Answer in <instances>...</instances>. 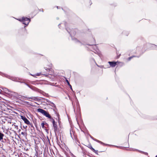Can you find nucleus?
I'll return each instance as SVG.
<instances>
[{"instance_id": "nucleus-27", "label": "nucleus", "mask_w": 157, "mask_h": 157, "mask_svg": "<svg viewBox=\"0 0 157 157\" xmlns=\"http://www.w3.org/2000/svg\"><path fill=\"white\" fill-rule=\"evenodd\" d=\"M144 154L146 155H147L148 154V153L147 152H144Z\"/></svg>"}, {"instance_id": "nucleus-25", "label": "nucleus", "mask_w": 157, "mask_h": 157, "mask_svg": "<svg viewBox=\"0 0 157 157\" xmlns=\"http://www.w3.org/2000/svg\"><path fill=\"white\" fill-rule=\"evenodd\" d=\"M132 150L133 151H139L138 150L136 149H132Z\"/></svg>"}, {"instance_id": "nucleus-10", "label": "nucleus", "mask_w": 157, "mask_h": 157, "mask_svg": "<svg viewBox=\"0 0 157 157\" xmlns=\"http://www.w3.org/2000/svg\"><path fill=\"white\" fill-rule=\"evenodd\" d=\"M45 69L46 70H49V71L50 74L51 75H53V74H54V71L52 69L49 68L48 69L47 68H45Z\"/></svg>"}, {"instance_id": "nucleus-1", "label": "nucleus", "mask_w": 157, "mask_h": 157, "mask_svg": "<svg viewBox=\"0 0 157 157\" xmlns=\"http://www.w3.org/2000/svg\"><path fill=\"white\" fill-rule=\"evenodd\" d=\"M66 29L70 34L72 40L76 43H78L80 44H81V42L78 40L74 37V36L75 35L76 32L77 31V29H72L71 30L69 29L66 28Z\"/></svg>"}, {"instance_id": "nucleus-15", "label": "nucleus", "mask_w": 157, "mask_h": 157, "mask_svg": "<svg viewBox=\"0 0 157 157\" xmlns=\"http://www.w3.org/2000/svg\"><path fill=\"white\" fill-rule=\"evenodd\" d=\"M31 98L33 100L35 101H37V97H33L32 98Z\"/></svg>"}, {"instance_id": "nucleus-31", "label": "nucleus", "mask_w": 157, "mask_h": 157, "mask_svg": "<svg viewBox=\"0 0 157 157\" xmlns=\"http://www.w3.org/2000/svg\"><path fill=\"white\" fill-rule=\"evenodd\" d=\"M66 22H65V26H66Z\"/></svg>"}, {"instance_id": "nucleus-12", "label": "nucleus", "mask_w": 157, "mask_h": 157, "mask_svg": "<svg viewBox=\"0 0 157 157\" xmlns=\"http://www.w3.org/2000/svg\"><path fill=\"white\" fill-rule=\"evenodd\" d=\"M4 136V134L1 132H0V140L2 141V140L3 139V137Z\"/></svg>"}, {"instance_id": "nucleus-18", "label": "nucleus", "mask_w": 157, "mask_h": 157, "mask_svg": "<svg viewBox=\"0 0 157 157\" xmlns=\"http://www.w3.org/2000/svg\"><path fill=\"white\" fill-rule=\"evenodd\" d=\"M41 127L42 128H44V123L43 122L41 124Z\"/></svg>"}, {"instance_id": "nucleus-26", "label": "nucleus", "mask_w": 157, "mask_h": 157, "mask_svg": "<svg viewBox=\"0 0 157 157\" xmlns=\"http://www.w3.org/2000/svg\"><path fill=\"white\" fill-rule=\"evenodd\" d=\"M26 103L27 104H28V105H29V102H26ZM30 105H32L30 104Z\"/></svg>"}, {"instance_id": "nucleus-21", "label": "nucleus", "mask_w": 157, "mask_h": 157, "mask_svg": "<svg viewBox=\"0 0 157 157\" xmlns=\"http://www.w3.org/2000/svg\"><path fill=\"white\" fill-rule=\"evenodd\" d=\"M89 148H90V149H91V150H92L93 151H94V148L92 147V146H90V147H89Z\"/></svg>"}, {"instance_id": "nucleus-34", "label": "nucleus", "mask_w": 157, "mask_h": 157, "mask_svg": "<svg viewBox=\"0 0 157 157\" xmlns=\"http://www.w3.org/2000/svg\"><path fill=\"white\" fill-rule=\"evenodd\" d=\"M155 157H157V155Z\"/></svg>"}, {"instance_id": "nucleus-5", "label": "nucleus", "mask_w": 157, "mask_h": 157, "mask_svg": "<svg viewBox=\"0 0 157 157\" xmlns=\"http://www.w3.org/2000/svg\"><path fill=\"white\" fill-rule=\"evenodd\" d=\"M21 118L24 121V122L28 125L30 124L29 121L25 116H21Z\"/></svg>"}, {"instance_id": "nucleus-4", "label": "nucleus", "mask_w": 157, "mask_h": 157, "mask_svg": "<svg viewBox=\"0 0 157 157\" xmlns=\"http://www.w3.org/2000/svg\"><path fill=\"white\" fill-rule=\"evenodd\" d=\"M3 75H4V76H5V77H6L7 78H9V77H10V76H8L7 75L4 74ZM10 79H11L13 81H16V82H19V80H21L19 78H15V77H11V78H10Z\"/></svg>"}, {"instance_id": "nucleus-7", "label": "nucleus", "mask_w": 157, "mask_h": 157, "mask_svg": "<svg viewBox=\"0 0 157 157\" xmlns=\"http://www.w3.org/2000/svg\"><path fill=\"white\" fill-rule=\"evenodd\" d=\"M2 89L6 93H8V92H9L11 93H13L14 94H17L16 93L14 92L11 91L10 90H9L6 88H2Z\"/></svg>"}, {"instance_id": "nucleus-24", "label": "nucleus", "mask_w": 157, "mask_h": 157, "mask_svg": "<svg viewBox=\"0 0 157 157\" xmlns=\"http://www.w3.org/2000/svg\"><path fill=\"white\" fill-rule=\"evenodd\" d=\"M30 75L33 76L34 77H36V75H33L31 74H30Z\"/></svg>"}, {"instance_id": "nucleus-9", "label": "nucleus", "mask_w": 157, "mask_h": 157, "mask_svg": "<svg viewBox=\"0 0 157 157\" xmlns=\"http://www.w3.org/2000/svg\"><path fill=\"white\" fill-rule=\"evenodd\" d=\"M108 63H109L110 66L112 67H115L117 64L116 63L114 62L109 61Z\"/></svg>"}, {"instance_id": "nucleus-33", "label": "nucleus", "mask_w": 157, "mask_h": 157, "mask_svg": "<svg viewBox=\"0 0 157 157\" xmlns=\"http://www.w3.org/2000/svg\"><path fill=\"white\" fill-rule=\"evenodd\" d=\"M57 8H58V6H57Z\"/></svg>"}, {"instance_id": "nucleus-20", "label": "nucleus", "mask_w": 157, "mask_h": 157, "mask_svg": "<svg viewBox=\"0 0 157 157\" xmlns=\"http://www.w3.org/2000/svg\"><path fill=\"white\" fill-rule=\"evenodd\" d=\"M21 133L22 135H23L24 136H25V135H26V133H25L24 132H22Z\"/></svg>"}, {"instance_id": "nucleus-30", "label": "nucleus", "mask_w": 157, "mask_h": 157, "mask_svg": "<svg viewBox=\"0 0 157 157\" xmlns=\"http://www.w3.org/2000/svg\"><path fill=\"white\" fill-rule=\"evenodd\" d=\"M2 90L0 89V93H1Z\"/></svg>"}, {"instance_id": "nucleus-16", "label": "nucleus", "mask_w": 157, "mask_h": 157, "mask_svg": "<svg viewBox=\"0 0 157 157\" xmlns=\"http://www.w3.org/2000/svg\"><path fill=\"white\" fill-rule=\"evenodd\" d=\"M24 83L26 84L27 86L29 88H30L31 89H33V90H34L33 88V86H30V85H29L27 84L26 83Z\"/></svg>"}, {"instance_id": "nucleus-17", "label": "nucleus", "mask_w": 157, "mask_h": 157, "mask_svg": "<svg viewBox=\"0 0 157 157\" xmlns=\"http://www.w3.org/2000/svg\"><path fill=\"white\" fill-rule=\"evenodd\" d=\"M136 57V56H132L130 57H129V58H128V60H131V59L133 57Z\"/></svg>"}, {"instance_id": "nucleus-6", "label": "nucleus", "mask_w": 157, "mask_h": 157, "mask_svg": "<svg viewBox=\"0 0 157 157\" xmlns=\"http://www.w3.org/2000/svg\"><path fill=\"white\" fill-rule=\"evenodd\" d=\"M93 49L95 50L96 52H94L95 53H97L98 56L100 57V56L101 55V53L100 52V51H99L98 49H97V47L96 45H94L93 47Z\"/></svg>"}, {"instance_id": "nucleus-28", "label": "nucleus", "mask_w": 157, "mask_h": 157, "mask_svg": "<svg viewBox=\"0 0 157 157\" xmlns=\"http://www.w3.org/2000/svg\"><path fill=\"white\" fill-rule=\"evenodd\" d=\"M90 137L91 138H92L93 140H94V139H95L93 137H92L91 136H90Z\"/></svg>"}, {"instance_id": "nucleus-14", "label": "nucleus", "mask_w": 157, "mask_h": 157, "mask_svg": "<svg viewBox=\"0 0 157 157\" xmlns=\"http://www.w3.org/2000/svg\"><path fill=\"white\" fill-rule=\"evenodd\" d=\"M66 81L67 82V83L68 85H69V86H70L71 90H72V88L71 86L70 85V83L68 81L67 79H66Z\"/></svg>"}, {"instance_id": "nucleus-19", "label": "nucleus", "mask_w": 157, "mask_h": 157, "mask_svg": "<svg viewBox=\"0 0 157 157\" xmlns=\"http://www.w3.org/2000/svg\"><path fill=\"white\" fill-rule=\"evenodd\" d=\"M42 75L41 74V73H37L36 75V76H40V75Z\"/></svg>"}, {"instance_id": "nucleus-2", "label": "nucleus", "mask_w": 157, "mask_h": 157, "mask_svg": "<svg viewBox=\"0 0 157 157\" xmlns=\"http://www.w3.org/2000/svg\"><path fill=\"white\" fill-rule=\"evenodd\" d=\"M17 19L20 21L22 22L23 24L25 25L24 28L26 27L30 21V19L29 18L25 17H23L21 18Z\"/></svg>"}, {"instance_id": "nucleus-3", "label": "nucleus", "mask_w": 157, "mask_h": 157, "mask_svg": "<svg viewBox=\"0 0 157 157\" xmlns=\"http://www.w3.org/2000/svg\"><path fill=\"white\" fill-rule=\"evenodd\" d=\"M37 111L38 112L41 113L46 117L49 118H51L50 115L45 110L41 109L39 108L37 109Z\"/></svg>"}, {"instance_id": "nucleus-8", "label": "nucleus", "mask_w": 157, "mask_h": 157, "mask_svg": "<svg viewBox=\"0 0 157 157\" xmlns=\"http://www.w3.org/2000/svg\"><path fill=\"white\" fill-rule=\"evenodd\" d=\"M53 125L54 127V129L55 132L57 130V125L54 120H53L52 121Z\"/></svg>"}, {"instance_id": "nucleus-32", "label": "nucleus", "mask_w": 157, "mask_h": 157, "mask_svg": "<svg viewBox=\"0 0 157 157\" xmlns=\"http://www.w3.org/2000/svg\"><path fill=\"white\" fill-rule=\"evenodd\" d=\"M20 82L21 83H22L23 82Z\"/></svg>"}, {"instance_id": "nucleus-22", "label": "nucleus", "mask_w": 157, "mask_h": 157, "mask_svg": "<svg viewBox=\"0 0 157 157\" xmlns=\"http://www.w3.org/2000/svg\"><path fill=\"white\" fill-rule=\"evenodd\" d=\"M113 146L115 147H117L118 148H121V147H119L118 146H115V145H113Z\"/></svg>"}, {"instance_id": "nucleus-29", "label": "nucleus", "mask_w": 157, "mask_h": 157, "mask_svg": "<svg viewBox=\"0 0 157 157\" xmlns=\"http://www.w3.org/2000/svg\"><path fill=\"white\" fill-rule=\"evenodd\" d=\"M60 24H59L58 25V27L59 28H60Z\"/></svg>"}, {"instance_id": "nucleus-13", "label": "nucleus", "mask_w": 157, "mask_h": 157, "mask_svg": "<svg viewBox=\"0 0 157 157\" xmlns=\"http://www.w3.org/2000/svg\"><path fill=\"white\" fill-rule=\"evenodd\" d=\"M94 140L99 143H100V144H103V145H104V143H103L102 142L97 140V139H94Z\"/></svg>"}, {"instance_id": "nucleus-11", "label": "nucleus", "mask_w": 157, "mask_h": 157, "mask_svg": "<svg viewBox=\"0 0 157 157\" xmlns=\"http://www.w3.org/2000/svg\"><path fill=\"white\" fill-rule=\"evenodd\" d=\"M48 104L51 105L52 107L53 108H55L56 107L55 104L53 102L50 101H48Z\"/></svg>"}, {"instance_id": "nucleus-23", "label": "nucleus", "mask_w": 157, "mask_h": 157, "mask_svg": "<svg viewBox=\"0 0 157 157\" xmlns=\"http://www.w3.org/2000/svg\"><path fill=\"white\" fill-rule=\"evenodd\" d=\"M27 127V126H23V128H24V129H26V128Z\"/></svg>"}]
</instances>
